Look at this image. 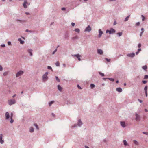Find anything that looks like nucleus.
Returning <instances> with one entry per match:
<instances>
[{
  "mask_svg": "<svg viewBox=\"0 0 148 148\" xmlns=\"http://www.w3.org/2000/svg\"><path fill=\"white\" fill-rule=\"evenodd\" d=\"M18 40L20 42L21 44H23L24 42V41L22 40L21 38H19Z\"/></svg>",
  "mask_w": 148,
  "mask_h": 148,
  "instance_id": "21",
  "label": "nucleus"
},
{
  "mask_svg": "<svg viewBox=\"0 0 148 148\" xmlns=\"http://www.w3.org/2000/svg\"><path fill=\"white\" fill-rule=\"evenodd\" d=\"M5 117L6 119H8L10 117L9 113L8 112H6L5 113Z\"/></svg>",
  "mask_w": 148,
  "mask_h": 148,
  "instance_id": "15",
  "label": "nucleus"
},
{
  "mask_svg": "<svg viewBox=\"0 0 148 148\" xmlns=\"http://www.w3.org/2000/svg\"><path fill=\"white\" fill-rule=\"evenodd\" d=\"M71 38L72 39L74 40H75L76 39H78V38L77 36H76L75 37H72Z\"/></svg>",
  "mask_w": 148,
  "mask_h": 148,
  "instance_id": "24",
  "label": "nucleus"
},
{
  "mask_svg": "<svg viewBox=\"0 0 148 148\" xmlns=\"http://www.w3.org/2000/svg\"><path fill=\"white\" fill-rule=\"evenodd\" d=\"M138 100L140 103H142V102H143V101L142 100H140V99H138Z\"/></svg>",
  "mask_w": 148,
  "mask_h": 148,
  "instance_id": "53",
  "label": "nucleus"
},
{
  "mask_svg": "<svg viewBox=\"0 0 148 148\" xmlns=\"http://www.w3.org/2000/svg\"><path fill=\"white\" fill-rule=\"evenodd\" d=\"M8 45H11V42L10 41H8Z\"/></svg>",
  "mask_w": 148,
  "mask_h": 148,
  "instance_id": "56",
  "label": "nucleus"
},
{
  "mask_svg": "<svg viewBox=\"0 0 148 148\" xmlns=\"http://www.w3.org/2000/svg\"><path fill=\"white\" fill-rule=\"evenodd\" d=\"M95 86V85L93 84H91L90 85V87L91 89H93Z\"/></svg>",
  "mask_w": 148,
  "mask_h": 148,
  "instance_id": "25",
  "label": "nucleus"
},
{
  "mask_svg": "<svg viewBox=\"0 0 148 148\" xmlns=\"http://www.w3.org/2000/svg\"><path fill=\"white\" fill-rule=\"evenodd\" d=\"M99 73L102 76H103L104 75L103 73H102L100 72H99Z\"/></svg>",
  "mask_w": 148,
  "mask_h": 148,
  "instance_id": "41",
  "label": "nucleus"
},
{
  "mask_svg": "<svg viewBox=\"0 0 148 148\" xmlns=\"http://www.w3.org/2000/svg\"><path fill=\"white\" fill-rule=\"evenodd\" d=\"M142 68L143 69L145 70L147 69V67L146 65H145L143 66Z\"/></svg>",
  "mask_w": 148,
  "mask_h": 148,
  "instance_id": "35",
  "label": "nucleus"
},
{
  "mask_svg": "<svg viewBox=\"0 0 148 148\" xmlns=\"http://www.w3.org/2000/svg\"><path fill=\"white\" fill-rule=\"evenodd\" d=\"M141 49L140 48H139L138 50V51L139 52L140 51H141Z\"/></svg>",
  "mask_w": 148,
  "mask_h": 148,
  "instance_id": "62",
  "label": "nucleus"
},
{
  "mask_svg": "<svg viewBox=\"0 0 148 148\" xmlns=\"http://www.w3.org/2000/svg\"><path fill=\"white\" fill-rule=\"evenodd\" d=\"M48 74V72H47L42 76V80L43 81H46L48 80V77L47 75Z\"/></svg>",
  "mask_w": 148,
  "mask_h": 148,
  "instance_id": "1",
  "label": "nucleus"
},
{
  "mask_svg": "<svg viewBox=\"0 0 148 148\" xmlns=\"http://www.w3.org/2000/svg\"><path fill=\"white\" fill-rule=\"evenodd\" d=\"M77 86L78 88L79 89H82V88H81V87L79 86V85H78V84L77 85Z\"/></svg>",
  "mask_w": 148,
  "mask_h": 148,
  "instance_id": "52",
  "label": "nucleus"
},
{
  "mask_svg": "<svg viewBox=\"0 0 148 148\" xmlns=\"http://www.w3.org/2000/svg\"><path fill=\"white\" fill-rule=\"evenodd\" d=\"M120 124L121 126L123 127L124 128L125 127V123L123 121H121L120 122Z\"/></svg>",
  "mask_w": 148,
  "mask_h": 148,
  "instance_id": "16",
  "label": "nucleus"
},
{
  "mask_svg": "<svg viewBox=\"0 0 148 148\" xmlns=\"http://www.w3.org/2000/svg\"><path fill=\"white\" fill-rule=\"evenodd\" d=\"M16 21H17V22H19L21 23H24L25 22V21L24 20H21L20 19H16Z\"/></svg>",
  "mask_w": 148,
  "mask_h": 148,
  "instance_id": "18",
  "label": "nucleus"
},
{
  "mask_svg": "<svg viewBox=\"0 0 148 148\" xmlns=\"http://www.w3.org/2000/svg\"><path fill=\"white\" fill-rule=\"evenodd\" d=\"M34 126L36 127V128L38 130H39V128L38 125L36 123H34Z\"/></svg>",
  "mask_w": 148,
  "mask_h": 148,
  "instance_id": "26",
  "label": "nucleus"
},
{
  "mask_svg": "<svg viewBox=\"0 0 148 148\" xmlns=\"http://www.w3.org/2000/svg\"><path fill=\"white\" fill-rule=\"evenodd\" d=\"M105 59L108 62H110V59H108L107 58H105Z\"/></svg>",
  "mask_w": 148,
  "mask_h": 148,
  "instance_id": "42",
  "label": "nucleus"
},
{
  "mask_svg": "<svg viewBox=\"0 0 148 148\" xmlns=\"http://www.w3.org/2000/svg\"><path fill=\"white\" fill-rule=\"evenodd\" d=\"M8 71H6V72H4L3 73V75L4 76L7 75H8Z\"/></svg>",
  "mask_w": 148,
  "mask_h": 148,
  "instance_id": "32",
  "label": "nucleus"
},
{
  "mask_svg": "<svg viewBox=\"0 0 148 148\" xmlns=\"http://www.w3.org/2000/svg\"><path fill=\"white\" fill-rule=\"evenodd\" d=\"M123 142V144L125 146L128 145L127 143L126 140H124Z\"/></svg>",
  "mask_w": 148,
  "mask_h": 148,
  "instance_id": "20",
  "label": "nucleus"
},
{
  "mask_svg": "<svg viewBox=\"0 0 148 148\" xmlns=\"http://www.w3.org/2000/svg\"><path fill=\"white\" fill-rule=\"evenodd\" d=\"M29 131L30 132H33L34 131V129L33 127H31L29 129Z\"/></svg>",
  "mask_w": 148,
  "mask_h": 148,
  "instance_id": "28",
  "label": "nucleus"
},
{
  "mask_svg": "<svg viewBox=\"0 0 148 148\" xmlns=\"http://www.w3.org/2000/svg\"><path fill=\"white\" fill-rule=\"evenodd\" d=\"M99 34L98 35V37L99 38H100L101 37L102 34H103V32L101 30V29H99Z\"/></svg>",
  "mask_w": 148,
  "mask_h": 148,
  "instance_id": "9",
  "label": "nucleus"
},
{
  "mask_svg": "<svg viewBox=\"0 0 148 148\" xmlns=\"http://www.w3.org/2000/svg\"><path fill=\"white\" fill-rule=\"evenodd\" d=\"M24 73V72L22 71H20L18 72L16 74V76L17 77L22 75Z\"/></svg>",
  "mask_w": 148,
  "mask_h": 148,
  "instance_id": "4",
  "label": "nucleus"
},
{
  "mask_svg": "<svg viewBox=\"0 0 148 148\" xmlns=\"http://www.w3.org/2000/svg\"><path fill=\"white\" fill-rule=\"evenodd\" d=\"M116 31L113 28H110V30H106V33H109V34H112L115 32Z\"/></svg>",
  "mask_w": 148,
  "mask_h": 148,
  "instance_id": "2",
  "label": "nucleus"
},
{
  "mask_svg": "<svg viewBox=\"0 0 148 148\" xmlns=\"http://www.w3.org/2000/svg\"><path fill=\"white\" fill-rule=\"evenodd\" d=\"M144 32V31H142L140 33V36L141 37L142 35V34H143V33Z\"/></svg>",
  "mask_w": 148,
  "mask_h": 148,
  "instance_id": "50",
  "label": "nucleus"
},
{
  "mask_svg": "<svg viewBox=\"0 0 148 148\" xmlns=\"http://www.w3.org/2000/svg\"><path fill=\"white\" fill-rule=\"evenodd\" d=\"M147 82V81L143 80L142 81V82L144 84H145Z\"/></svg>",
  "mask_w": 148,
  "mask_h": 148,
  "instance_id": "46",
  "label": "nucleus"
},
{
  "mask_svg": "<svg viewBox=\"0 0 148 148\" xmlns=\"http://www.w3.org/2000/svg\"><path fill=\"white\" fill-rule=\"evenodd\" d=\"M4 142L3 139V134H1L0 135V143L1 144H3Z\"/></svg>",
  "mask_w": 148,
  "mask_h": 148,
  "instance_id": "8",
  "label": "nucleus"
},
{
  "mask_svg": "<svg viewBox=\"0 0 148 148\" xmlns=\"http://www.w3.org/2000/svg\"><path fill=\"white\" fill-rule=\"evenodd\" d=\"M55 64L57 66H60V63L59 61H58L55 63Z\"/></svg>",
  "mask_w": 148,
  "mask_h": 148,
  "instance_id": "31",
  "label": "nucleus"
},
{
  "mask_svg": "<svg viewBox=\"0 0 148 148\" xmlns=\"http://www.w3.org/2000/svg\"><path fill=\"white\" fill-rule=\"evenodd\" d=\"M83 124V123L82 122L81 120L80 119L78 120L77 122L78 126L79 127H81Z\"/></svg>",
  "mask_w": 148,
  "mask_h": 148,
  "instance_id": "10",
  "label": "nucleus"
},
{
  "mask_svg": "<svg viewBox=\"0 0 148 148\" xmlns=\"http://www.w3.org/2000/svg\"><path fill=\"white\" fill-rule=\"evenodd\" d=\"M127 56L128 57H131V58H133L135 56V53L134 52H132L130 53H129L127 54Z\"/></svg>",
  "mask_w": 148,
  "mask_h": 148,
  "instance_id": "7",
  "label": "nucleus"
},
{
  "mask_svg": "<svg viewBox=\"0 0 148 148\" xmlns=\"http://www.w3.org/2000/svg\"><path fill=\"white\" fill-rule=\"evenodd\" d=\"M133 142L136 145H139L138 143L136 140H134L133 141Z\"/></svg>",
  "mask_w": 148,
  "mask_h": 148,
  "instance_id": "23",
  "label": "nucleus"
},
{
  "mask_svg": "<svg viewBox=\"0 0 148 148\" xmlns=\"http://www.w3.org/2000/svg\"><path fill=\"white\" fill-rule=\"evenodd\" d=\"M148 88V87L147 86H145L144 90L145 92H147V90Z\"/></svg>",
  "mask_w": 148,
  "mask_h": 148,
  "instance_id": "29",
  "label": "nucleus"
},
{
  "mask_svg": "<svg viewBox=\"0 0 148 148\" xmlns=\"http://www.w3.org/2000/svg\"><path fill=\"white\" fill-rule=\"evenodd\" d=\"M3 70V67L0 65V71H2Z\"/></svg>",
  "mask_w": 148,
  "mask_h": 148,
  "instance_id": "51",
  "label": "nucleus"
},
{
  "mask_svg": "<svg viewBox=\"0 0 148 148\" xmlns=\"http://www.w3.org/2000/svg\"><path fill=\"white\" fill-rule=\"evenodd\" d=\"M16 103V101L14 99H12L8 101V104L10 105H12Z\"/></svg>",
  "mask_w": 148,
  "mask_h": 148,
  "instance_id": "3",
  "label": "nucleus"
},
{
  "mask_svg": "<svg viewBox=\"0 0 148 148\" xmlns=\"http://www.w3.org/2000/svg\"><path fill=\"white\" fill-rule=\"evenodd\" d=\"M122 32H121L117 33V34L120 37L122 35Z\"/></svg>",
  "mask_w": 148,
  "mask_h": 148,
  "instance_id": "27",
  "label": "nucleus"
},
{
  "mask_svg": "<svg viewBox=\"0 0 148 148\" xmlns=\"http://www.w3.org/2000/svg\"><path fill=\"white\" fill-rule=\"evenodd\" d=\"M57 51V49H56L52 53V54H54Z\"/></svg>",
  "mask_w": 148,
  "mask_h": 148,
  "instance_id": "45",
  "label": "nucleus"
},
{
  "mask_svg": "<svg viewBox=\"0 0 148 148\" xmlns=\"http://www.w3.org/2000/svg\"><path fill=\"white\" fill-rule=\"evenodd\" d=\"M136 121L140 120V116L139 115H138V114H136Z\"/></svg>",
  "mask_w": 148,
  "mask_h": 148,
  "instance_id": "12",
  "label": "nucleus"
},
{
  "mask_svg": "<svg viewBox=\"0 0 148 148\" xmlns=\"http://www.w3.org/2000/svg\"><path fill=\"white\" fill-rule=\"evenodd\" d=\"M27 4H28L27 1L26 0H25L24 1L23 3V5L24 8H27V7L26 5Z\"/></svg>",
  "mask_w": 148,
  "mask_h": 148,
  "instance_id": "11",
  "label": "nucleus"
},
{
  "mask_svg": "<svg viewBox=\"0 0 148 148\" xmlns=\"http://www.w3.org/2000/svg\"><path fill=\"white\" fill-rule=\"evenodd\" d=\"M58 88L59 91H61L62 90V88L60 85H58Z\"/></svg>",
  "mask_w": 148,
  "mask_h": 148,
  "instance_id": "19",
  "label": "nucleus"
},
{
  "mask_svg": "<svg viewBox=\"0 0 148 148\" xmlns=\"http://www.w3.org/2000/svg\"><path fill=\"white\" fill-rule=\"evenodd\" d=\"M75 25V24L74 23H71V25L72 26H74Z\"/></svg>",
  "mask_w": 148,
  "mask_h": 148,
  "instance_id": "58",
  "label": "nucleus"
},
{
  "mask_svg": "<svg viewBox=\"0 0 148 148\" xmlns=\"http://www.w3.org/2000/svg\"><path fill=\"white\" fill-rule=\"evenodd\" d=\"M103 142L104 143H106L107 142V140L106 139H104L103 140Z\"/></svg>",
  "mask_w": 148,
  "mask_h": 148,
  "instance_id": "61",
  "label": "nucleus"
},
{
  "mask_svg": "<svg viewBox=\"0 0 148 148\" xmlns=\"http://www.w3.org/2000/svg\"><path fill=\"white\" fill-rule=\"evenodd\" d=\"M116 23H116V21H114V23L113 25H115Z\"/></svg>",
  "mask_w": 148,
  "mask_h": 148,
  "instance_id": "60",
  "label": "nucleus"
},
{
  "mask_svg": "<svg viewBox=\"0 0 148 148\" xmlns=\"http://www.w3.org/2000/svg\"><path fill=\"white\" fill-rule=\"evenodd\" d=\"M141 45L140 43H139L138 45V47L139 48H140V47H141Z\"/></svg>",
  "mask_w": 148,
  "mask_h": 148,
  "instance_id": "47",
  "label": "nucleus"
},
{
  "mask_svg": "<svg viewBox=\"0 0 148 148\" xmlns=\"http://www.w3.org/2000/svg\"><path fill=\"white\" fill-rule=\"evenodd\" d=\"M75 31L76 32H77L78 33H79L80 32L79 29L78 28L75 29Z\"/></svg>",
  "mask_w": 148,
  "mask_h": 148,
  "instance_id": "30",
  "label": "nucleus"
},
{
  "mask_svg": "<svg viewBox=\"0 0 148 148\" xmlns=\"http://www.w3.org/2000/svg\"><path fill=\"white\" fill-rule=\"evenodd\" d=\"M54 101H51L49 103V106H51V105L54 103Z\"/></svg>",
  "mask_w": 148,
  "mask_h": 148,
  "instance_id": "33",
  "label": "nucleus"
},
{
  "mask_svg": "<svg viewBox=\"0 0 148 148\" xmlns=\"http://www.w3.org/2000/svg\"><path fill=\"white\" fill-rule=\"evenodd\" d=\"M10 123H12L14 122V120L12 119V118H10Z\"/></svg>",
  "mask_w": 148,
  "mask_h": 148,
  "instance_id": "39",
  "label": "nucleus"
},
{
  "mask_svg": "<svg viewBox=\"0 0 148 148\" xmlns=\"http://www.w3.org/2000/svg\"><path fill=\"white\" fill-rule=\"evenodd\" d=\"M66 9V8H64V7H63V8H62L61 9V10H65Z\"/></svg>",
  "mask_w": 148,
  "mask_h": 148,
  "instance_id": "57",
  "label": "nucleus"
},
{
  "mask_svg": "<svg viewBox=\"0 0 148 148\" xmlns=\"http://www.w3.org/2000/svg\"><path fill=\"white\" fill-rule=\"evenodd\" d=\"M145 94L146 96V97H147V92H145Z\"/></svg>",
  "mask_w": 148,
  "mask_h": 148,
  "instance_id": "63",
  "label": "nucleus"
},
{
  "mask_svg": "<svg viewBox=\"0 0 148 148\" xmlns=\"http://www.w3.org/2000/svg\"><path fill=\"white\" fill-rule=\"evenodd\" d=\"M72 56L76 57L79 61H80L81 60L80 57L81 56L79 54H74L73 55H72Z\"/></svg>",
  "mask_w": 148,
  "mask_h": 148,
  "instance_id": "5",
  "label": "nucleus"
},
{
  "mask_svg": "<svg viewBox=\"0 0 148 148\" xmlns=\"http://www.w3.org/2000/svg\"><path fill=\"white\" fill-rule=\"evenodd\" d=\"M140 25V23L139 22H138L136 23V25L138 26Z\"/></svg>",
  "mask_w": 148,
  "mask_h": 148,
  "instance_id": "43",
  "label": "nucleus"
},
{
  "mask_svg": "<svg viewBox=\"0 0 148 148\" xmlns=\"http://www.w3.org/2000/svg\"><path fill=\"white\" fill-rule=\"evenodd\" d=\"M33 50L32 49H29L27 50V51L28 53H29V55L32 56L33 55L32 52Z\"/></svg>",
  "mask_w": 148,
  "mask_h": 148,
  "instance_id": "14",
  "label": "nucleus"
},
{
  "mask_svg": "<svg viewBox=\"0 0 148 148\" xmlns=\"http://www.w3.org/2000/svg\"><path fill=\"white\" fill-rule=\"evenodd\" d=\"M130 15H129V16H127L125 19L124 20V21L125 22H126V21H128V19H129V18L130 17Z\"/></svg>",
  "mask_w": 148,
  "mask_h": 148,
  "instance_id": "22",
  "label": "nucleus"
},
{
  "mask_svg": "<svg viewBox=\"0 0 148 148\" xmlns=\"http://www.w3.org/2000/svg\"><path fill=\"white\" fill-rule=\"evenodd\" d=\"M116 90L118 92H121L122 91V89L120 87L117 88L116 89Z\"/></svg>",
  "mask_w": 148,
  "mask_h": 148,
  "instance_id": "17",
  "label": "nucleus"
},
{
  "mask_svg": "<svg viewBox=\"0 0 148 148\" xmlns=\"http://www.w3.org/2000/svg\"><path fill=\"white\" fill-rule=\"evenodd\" d=\"M148 79V75H145L144 76V79Z\"/></svg>",
  "mask_w": 148,
  "mask_h": 148,
  "instance_id": "38",
  "label": "nucleus"
},
{
  "mask_svg": "<svg viewBox=\"0 0 148 148\" xmlns=\"http://www.w3.org/2000/svg\"><path fill=\"white\" fill-rule=\"evenodd\" d=\"M91 28L90 27V25H88V26L87 27H86L85 30V32H90L91 30Z\"/></svg>",
  "mask_w": 148,
  "mask_h": 148,
  "instance_id": "6",
  "label": "nucleus"
},
{
  "mask_svg": "<svg viewBox=\"0 0 148 148\" xmlns=\"http://www.w3.org/2000/svg\"><path fill=\"white\" fill-rule=\"evenodd\" d=\"M13 116V113L12 112L10 114V118H12Z\"/></svg>",
  "mask_w": 148,
  "mask_h": 148,
  "instance_id": "49",
  "label": "nucleus"
},
{
  "mask_svg": "<svg viewBox=\"0 0 148 148\" xmlns=\"http://www.w3.org/2000/svg\"><path fill=\"white\" fill-rule=\"evenodd\" d=\"M56 80L58 82H60V80L57 76H56Z\"/></svg>",
  "mask_w": 148,
  "mask_h": 148,
  "instance_id": "36",
  "label": "nucleus"
},
{
  "mask_svg": "<svg viewBox=\"0 0 148 148\" xmlns=\"http://www.w3.org/2000/svg\"><path fill=\"white\" fill-rule=\"evenodd\" d=\"M141 16L142 17V20L143 21H144V19H145V17L143 15H141Z\"/></svg>",
  "mask_w": 148,
  "mask_h": 148,
  "instance_id": "44",
  "label": "nucleus"
},
{
  "mask_svg": "<svg viewBox=\"0 0 148 148\" xmlns=\"http://www.w3.org/2000/svg\"><path fill=\"white\" fill-rule=\"evenodd\" d=\"M1 46L2 47H5V45L4 44H2Z\"/></svg>",
  "mask_w": 148,
  "mask_h": 148,
  "instance_id": "54",
  "label": "nucleus"
},
{
  "mask_svg": "<svg viewBox=\"0 0 148 148\" xmlns=\"http://www.w3.org/2000/svg\"><path fill=\"white\" fill-rule=\"evenodd\" d=\"M77 126H78L77 124H75L74 125V126H73V127H77Z\"/></svg>",
  "mask_w": 148,
  "mask_h": 148,
  "instance_id": "55",
  "label": "nucleus"
},
{
  "mask_svg": "<svg viewBox=\"0 0 148 148\" xmlns=\"http://www.w3.org/2000/svg\"><path fill=\"white\" fill-rule=\"evenodd\" d=\"M107 79H108L110 81H111L112 82L114 81V79L112 78H108Z\"/></svg>",
  "mask_w": 148,
  "mask_h": 148,
  "instance_id": "34",
  "label": "nucleus"
},
{
  "mask_svg": "<svg viewBox=\"0 0 148 148\" xmlns=\"http://www.w3.org/2000/svg\"><path fill=\"white\" fill-rule=\"evenodd\" d=\"M145 111L146 112H148V110L146 109H145Z\"/></svg>",
  "mask_w": 148,
  "mask_h": 148,
  "instance_id": "64",
  "label": "nucleus"
},
{
  "mask_svg": "<svg viewBox=\"0 0 148 148\" xmlns=\"http://www.w3.org/2000/svg\"><path fill=\"white\" fill-rule=\"evenodd\" d=\"M47 69H48L51 70L52 71H53V70H52V68L50 66H47Z\"/></svg>",
  "mask_w": 148,
  "mask_h": 148,
  "instance_id": "37",
  "label": "nucleus"
},
{
  "mask_svg": "<svg viewBox=\"0 0 148 148\" xmlns=\"http://www.w3.org/2000/svg\"><path fill=\"white\" fill-rule=\"evenodd\" d=\"M97 52L98 54L100 55L103 54V51L101 49H97Z\"/></svg>",
  "mask_w": 148,
  "mask_h": 148,
  "instance_id": "13",
  "label": "nucleus"
},
{
  "mask_svg": "<svg viewBox=\"0 0 148 148\" xmlns=\"http://www.w3.org/2000/svg\"><path fill=\"white\" fill-rule=\"evenodd\" d=\"M51 115L53 117H55V115L54 114H53V113H51Z\"/></svg>",
  "mask_w": 148,
  "mask_h": 148,
  "instance_id": "59",
  "label": "nucleus"
},
{
  "mask_svg": "<svg viewBox=\"0 0 148 148\" xmlns=\"http://www.w3.org/2000/svg\"><path fill=\"white\" fill-rule=\"evenodd\" d=\"M25 32H29L30 33H32V31L30 30H29L28 29H26L25 30Z\"/></svg>",
  "mask_w": 148,
  "mask_h": 148,
  "instance_id": "40",
  "label": "nucleus"
},
{
  "mask_svg": "<svg viewBox=\"0 0 148 148\" xmlns=\"http://www.w3.org/2000/svg\"><path fill=\"white\" fill-rule=\"evenodd\" d=\"M143 133L145 134L148 135V133L147 132H143Z\"/></svg>",
  "mask_w": 148,
  "mask_h": 148,
  "instance_id": "48",
  "label": "nucleus"
}]
</instances>
